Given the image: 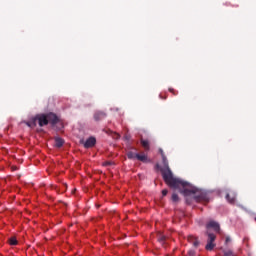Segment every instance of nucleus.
Masks as SVG:
<instances>
[{
    "mask_svg": "<svg viewBox=\"0 0 256 256\" xmlns=\"http://www.w3.org/2000/svg\"><path fill=\"white\" fill-rule=\"evenodd\" d=\"M231 241V238L226 237L225 243H229Z\"/></svg>",
    "mask_w": 256,
    "mask_h": 256,
    "instance_id": "22",
    "label": "nucleus"
},
{
    "mask_svg": "<svg viewBox=\"0 0 256 256\" xmlns=\"http://www.w3.org/2000/svg\"><path fill=\"white\" fill-rule=\"evenodd\" d=\"M35 121L38 122L39 127H45V125H52L55 127L57 123H59V117L53 112L46 113V114H38L35 116Z\"/></svg>",
    "mask_w": 256,
    "mask_h": 256,
    "instance_id": "2",
    "label": "nucleus"
},
{
    "mask_svg": "<svg viewBox=\"0 0 256 256\" xmlns=\"http://www.w3.org/2000/svg\"><path fill=\"white\" fill-rule=\"evenodd\" d=\"M94 121H103V119H105L107 117V113H105V111H95L94 112Z\"/></svg>",
    "mask_w": 256,
    "mask_h": 256,
    "instance_id": "5",
    "label": "nucleus"
},
{
    "mask_svg": "<svg viewBox=\"0 0 256 256\" xmlns=\"http://www.w3.org/2000/svg\"><path fill=\"white\" fill-rule=\"evenodd\" d=\"M208 236L207 244L205 246L206 251H213L215 249V239H217V236L213 233H206Z\"/></svg>",
    "mask_w": 256,
    "mask_h": 256,
    "instance_id": "3",
    "label": "nucleus"
},
{
    "mask_svg": "<svg viewBox=\"0 0 256 256\" xmlns=\"http://www.w3.org/2000/svg\"><path fill=\"white\" fill-rule=\"evenodd\" d=\"M165 239H166V237L163 234L159 233L157 235V241H159L161 243V245H165Z\"/></svg>",
    "mask_w": 256,
    "mask_h": 256,
    "instance_id": "12",
    "label": "nucleus"
},
{
    "mask_svg": "<svg viewBox=\"0 0 256 256\" xmlns=\"http://www.w3.org/2000/svg\"><path fill=\"white\" fill-rule=\"evenodd\" d=\"M136 159L142 163H147V155L145 154H136Z\"/></svg>",
    "mask_w": 256,
    "mask_h": 256,
    "instance_id": "10",
    "label": "nucleus"
},
{
    "mask_svg": "<svg viewBox=\"0 0 256 256\" xmlns=\"http://www.w3.org/2000/svg\"><path fill=\"white\" fill-rule=\"evenodd\" d=\"M188 242H190L191 245H193V247H195L196 249H197V247H199V245H201L199 238H197L195 236H188Z\"/></svg>",
    "mask_w": 256,
    "mask_h": 256,
    "instance_id": "7",
    "label": "nucleus"
},
{
    "mask_svg": "<svg viewBox=\"0 0 256 256\" xmlns=\"http://www.w3.org/2000/svg\"><path fill=\"white\" fill-rule=\"evenodd\" d=\"M169 193L167 189L162 190V196L166 197V195Z\"/></svg>",
    "mask_w": 256,
    "mask_h": 256,
    "instance_id": "20",
    "label": "nucleus"
},
{
    "mask_svg": "<svg viewBox=\"0 0 256 256\" xmlns=\"http://www.w3.org/2000/svg\"><path fill=\"white\" fill-rule=\"evenodd\" d=\"M159 153H160L161 157H165V152H163V149L160 148Z\"/></svg>",
    "mask_w": 256,
    "mask_h": 256,
    "instance_id": "21",
    "label": "nucleus"
},
{
    "mask_svg": "<svg viewBox=\"0 0 256 256\" xmlns=\"http://www.w3.org/2000/svg\"><path fill=\"white\" fill-rule=\"evenodd\" d=\"M207 229H214V231H216V233H220L221 231V227L219 226V223L215 222V221H210L207 225H206Z\"/></svg>",
    "mask_w": 256,
    "mask_h": 256,
    "instance_id": "6",
    "label": "nucleus"
},
{
    "mask_svg": "<svg viewBox=\"0 0 256 256\" xmlns=\"http://www.w3.org/2000/svg\"><path fill=\"white\" fill-rule=\"evenodd\" d=\"M224 256H235V255H233V251H231V250H225V251H224Z\"/></svg>",
    "mask_w": 256,
    "mask_h": 256,
    "instance_id": "17",
    "label": "nucleus"
},
{
    "mask_svg": "<svg viewBox=\"0 0 256 256\" xmlns=\"http://www.w3.org/2000/svg\"><path fill=\"white\" fill-rule=\"evenodd\" d=\"M17 238H15V237H11L10 239H9V244L10 245H17Z\"/></svg>",
    "mask_w": 256,
    "mask_h": 256,
    "instance_id": "16",
    "label": "nucleus"
},
{
    "mask_svg": "<svg viewBox=\"0 0 256 256\" xmlns=\"http://www.w3.org/2000/svg\"><path fill=\"white\" fill-rule=\"evenodd\" d=\"M169 91L172 93V95H178L177 91H175L173 88H170Z\"/></svg>",
    "mask_w": 256,
    "mask_h": 256,
    "instance_id": "19",
    "label": "nucleus"
},
{
    "mask_svg": "<svg viewBox=\"0 0 256 256\" xmlns=\"http://www.w3.org/2000/svg\"><path fill=\"white\" fill-rule=\"evenodd\" d=\"M105 165H111V162H106Z\"/></svg>",
    "mask_w": 256,
    "mask_h": 256,
    "instance_id": "23",
    "label": "nucleus"
},
{
    "mask_svg": "<svg viewBox=\"0 0 256 256\" xmlns=\"http://www.w3.org/2000/svg\"><path fill=\"white\" fill-rule=\"evenodd\" d=\"M137 153H134L133 151L127 152L128 159H137Z\"/></svg>",
    "mask_w": 256,
    "mask_h": 256,
    "instance_id": "13",
    "label": "nucleus"
},
{
    "mask_svg": "<svg viewBox=\"0 0 256 256\" xmlns=\"http://www.w3.org/2000/svg\"><path fill=\"white\" fill-rule=\"evenodd\" d=\"M141 145L145 149V151H149L150 146H149V141L148 140H141Z\"/></svg>",
    "mask_w": 256,
    "mask_h": 256,
    "instance_id": "11",
    "label": "nucleus"
},
{
    "mask_svg": "<svg viewBox=\"0 0 256 256\" xmlns=\"http://www.w3.org/2000/svg\"><path fill=\"white\" fill-rule=\"evenodd\" d=\"M171 199L173 203H179V195L177 193H173Z\"/></svg>",
    "mask_w": 256,
    "mask_h": 256,
    "instance_id": "14",
    "label": "nucleus"
},
{
    "mask_svg": "<svg viewBox=\"0 0 256 256\" xmlns=\"http://www.w3.org/2000/svg\"><path fill=\"white\" fill-rule=\"evenodd\" d=\"M55 141V147L61 148L62 145H65V140H63L61 137H56L54 139Z\"/></svg>",
    "mask_w": 256,
    "mask_h": 256,
    "instance_id": "9",
    "label": "nucleus"
},
{
    "mask_svg": "<svg viewBox=\"0 0 256 256\" xmlns=\"http://www.w3.org/2000/svg\"><path fill=\"white\" fill-rule=\"evenodd\" d=\"M162 163L164 167L161 168L160 171L163 180L168 187H171V189H178L184 197L193 195V199L196 200L197 203H209V196H207V193L199 190L188 182L173 176V172L171 171V168H169V160H167V156L162 157Z\"/></svg>",
    "mask_w": 256,
    "mask_h": 256,
    "instance_id": "1",
    "label": "nucleus"
},
{
    "mask_svg": "<svg viewBox=\"0 0 256 256\" xmlns=\"http://www.w3.org/2000/svg\"><path fill=\"white\" fill-rule=\"evenodd\" d=\"M188 256H196L195 250H189L188 251Z\"/></svg>",
    "mask_w": 256,
    "mask_h": 256,
    "instance_id": "18",
    "label": "nucleus"
},
{
    "mask_svg": "<svg viewBox=\"0 0 256 256\" xmlns=\"http://www.w3.org/2000/svg\"><path fill=\"white\" fill-rule=\"evenodd\" d=\"M26 125H27L28 127H37V121H35V118H34L33 121L27 122Z\"/></svg>",
    "mask_w": 256,
    "mask_h": 256,
    "instance_id": "15",
    "label": "nucleus"
},
{
    "mask_svg": "<svg viewBox=\"0 0 256 256\" xmlns=\"http://www.w3.org/2000/svg\"><path fill=\"white\" fill-rule=\"evenodd\" d=\"M226 199L228 203H235V199H237V194L234 191H230L228 194H226Z\"/></svg>",
    "mask_w": 256,
    "mask_h": 256,
    "instance_id": "8",
    "label": "nucleus"
},
{
    "mask_svg": "<svg viewBox=\"0 0 256 256\" xmlns=\"http://www.w3.org/2000/svg\"><path fill=\"white\" fill-rule=\"evenodd\" d=\"M97 144V139L93 136L89 137L84 143V148L85 149H91V147H95Z\"/></svg>",
    "mask_w": 256,
    "mask_h": 256,
    "instance_id": "4",
    "label": "nucleus"
}]
</instances>
